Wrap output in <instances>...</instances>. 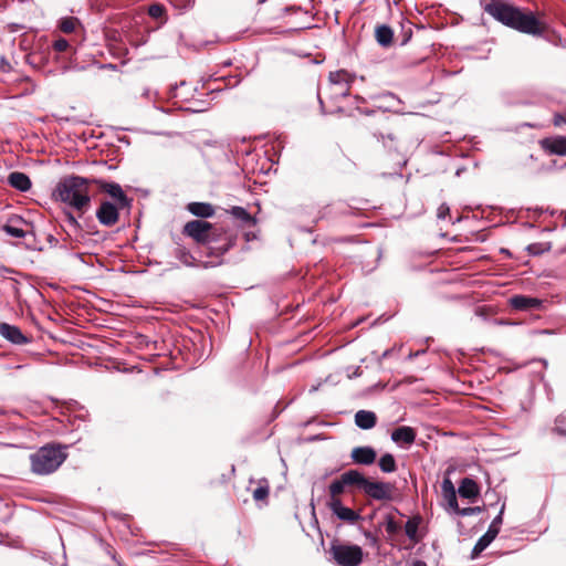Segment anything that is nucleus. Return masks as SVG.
Masks as SVG:
<instances>
[{"label": "nucleus", "mask_w": 566, "mask_h": 566, "mask_svg": "<svg viewBox=\"0 0 566 566\" xmlns=\"http://www.w3.org/2000/svg\"><path fill=\"white\" fill-rule=\"evenodd\" d=\"M410 36H411V31H409L408 36H406V39L401 42V44L402 45L406 44V42L410 39Z\"/></svg>", "instance_id": "bf43d9fd"}, {"label": "nucleus", "mask_w": 566, "mask_h": 566, "mask_svg": "<svg viewBox=\"0 0 566 566\" xmlns=\"http://www.w3.org/2000/svg\"><path fill=\"white\" fill-rule=\"evenodd\" d=\"M64 216H65V223H66L64 231L66 232V235L69 238H73V237L77 238V235L82 231V226L80 224V222L77 221V219L74 217L73 213L65 212Z\"/></svg>", "instance_id": "4be33fe9"}, {"label": "nucleus", "mask_w": 566, "mask_h": 566, "mask_svg": "<svg viewBox=\"0 0 566 566\" xmlns=\"http://www.w3.org/2000/svg\"><path fill=\"white\" fill-rule=\"evenodd\" d=\"M270 493V486L266 479L260 481L259 486L253 491L252 496L256 502H266Z\"/></svg>", "instance_id": "cd10ccee"}, {"label": "nucleus", "mask_w": 566, "mask_h": 566, "mask_svg": "<svg viewBox=\"0 0 566 566\" xmlns=\"http://www.w3.org/2000/svg\"><path fill=\"white\" fill-rule=\"evenodd\" d=\"M349 86L350 85L345 86L344 91L339 92V95L343 97L348 96L349 95Z\"/></svg>", "instance_id": "864d4df0"}, {"label": "nucleus", "mask_w": 566, "mask_h": 566, "mask_svg": "<svg viewBox=\"0 0 566 566\" xmlns=\"http://www.w3.org/2000/svg\"><path fill=\"white\" fill-rule=\"evenodd\" d=\"M562 417H558L555 421L554 431L558 433L559 436H566V429H564L562 426Z\"/></svg>", "instance_id": "c03bdc74"}, {"label": "nucleus", "mask_w": 566, "mask_h": 566, "mask_svg": "<svg viewBox=\"0 0 566 566\" xmlns=\"http://www.w3.org/2000/svg\"><path fill=\"white\" fill-rule=\"evenodd\" d=\"M319 386H321V384H318L317 386H313V387L310 389V391H311V392L316 391V390L318 389V387H319Z\"/></svg>", "instance_id": "052dcab7"}, {"label": "nucleus", "mask_w": 566, "mask_h": 566, "mask_svg": "<svg viewBox=\"0 0 566 566\" xmlns=\"http://www.w3.org/2000/svg\"><path fill=\"white\" fill-rule=\"evenodd\" d=\"M8 184L21 192L28 191L32 186L30 177L27 174L20 171H13L9 174Z\"/></svg>", "instance_id": "a211bd4d"}, {"label": "nucleus", "mask_w": 566, "mask_h": 566, "mask_svg": "<svg viewBox=\"0 0 566 566\" xmlns=\"http://www.w3.org/2000/svg\"><path fill=\"white\" fill-rule=\"evenodd\" d=\"M464 171V168H458L455 171V176H461V174Z\"/></svg>", "instance_id": "13d9d810"}, {"label": "nucleus", "mask_w": 566, "mask_h": 566, "mask_svg": "<svg viewBox=\"0 0 566 566\" xmlns=\"http://www.w3.org/2000/svg\"><path fill=\"white\" fill-rule=\"evenodd\" d=\"M355 99H356L357 102H365V99H364L363 97H360V96H355Z\"/></svg>", "instance_id": "680f3d73"}, {"label": "nucleus", "mask_w": 566, "mask_h": 566, "mask_svg": "<svg viewBox=\"0 0 566 566\" xmlns=\"http://www.w3.org/2000/svg\"><path fill=\"white\" fill-rule=\"evenodd\" d=\"M11 69H12V66H11L10 62L7 60V57L1 56L0 57V70L2 72L8 73L11 71Z\"/></svg>", "instance_id": "37998d69"}, {"label": "nucleus", "mask_w": 566, "mask_h": 566, "mask_svg": "<svg viewBox=\"0 0 566 566\" xmlns=\"http://www.w3.org/2000/svg\"><path fill=\"white\" fill-rule=\"evenodd\" d=\"M421 521H422L421 516L417 515V516L409 518L405 525L406 535L408 536V538L410 541H412L415 543L419 542L418 528H419Z\"/></svg>", "instance_id": "5701e85b"}, {"label": "nucleus", "mask_w": 566, "mask_h": 566, "mask_svg": "<svg viewBox=\"0 0 566 566\" xmlns=\"http://www.w3.org/2000/svg\"><path fill=\"white\" fill-rule=\"evenodd\" d=\"M450 214V208L447 203H442L440 205V207L438 208V213H437V217L439 219H446L447 216Z\"/></svg>", "instance_id": "a19ab883"}, {"label": "nucleus", "mask_w": 566, "mask_h": 566, "mask_svg": "<svg viewBox=\"0 0 566 566\" xmlns=\"http://www.w3.org/2000/svg\"><path fill=\"white\" fill-rule=\"evenodd\" d=\"M541 333H543V334H548V333H551V332H549V331H547V329H544V331H542Z\"/></svg>", "instance_id": "69168bd1"}, {"label": "nucleus", "mask_w": 566, "mask_h": 566, "mask_svg": "<svg viewBox=\"0 0 566 566\" xmlns=\"http://www.w3.org/2000/svg\"><path fill=\"white\" fill-rule=\"evenodd\" d=\"M374 136L377 138L378 142H381L385 147L391 148V145H389L386 140V139H388L390 142L395 140V136L391 133H389L387 135H384L382 133H375Z\"/></svg>", "instance_id": "4c0bfd02"}, {"label": "nucleus", "mask_w": 566, "mask_h": 566, "mask_svg": "<svg viewBox=\"0 0 566 566\" xmlns=\"http://www.w3.org/2000/svg\"><path fill=\"white\" fill-rule=\"evenodd\" d=\"M484 11L501 24L535 38L544 36L547 25L537 13L527 8L514 6L505 0H490Z\"/></svg>", "instance_id": "f257e3e1"}, {"label": "nucleus", "mask_w": 566, "mask_h": 566, "mask_svg": "<svg viewBox=\"0 0 566 566\" xmlns=\"http://www.w3.org/2000/svg\"><path fill=\"white\" fill-rule=\"evenodd\" d=\"M552 244L549 242L532 243L527 247V252L532 255H541L546 251H549Z\"/></svg>", "instance_id": "c85d7f7f"}, {"label": "nucleus", "mask_w": 566, "mask_h": 566, "mask_svg": "<svg viewBox=\"0 0 566 566\" xmlns=\"http://www.w3.org/2000/svg\"><path fill=\"white\" fill-rule=\"evenodd\" d=\"M375 39L380 46L388 48L392 43L394 31L387 24H379L375 29Z\"/></svg>", "instance_id": "412c9836"}, {"label": "nucleus", "mask_w": 566, "mask_h": 566, "mask_svg": "<svg viewBox=\"0 0 566 566\" xmlns=\"http://www.w3.org/2000/svg\"><path fill=\"white\" fill-rule=\"evenodd\" d=\"M484 549H486L485 546H481L479 542L475 543L473 549H472V553H471V557L472 558H476Z\"/></svg>", "instance_id": "a18cd8bd"}, {"label": "nucleus", "mask_w": 566, "mask_h": 566, "mask_svg": "<svg viewBox=\"0 0 566 566\" xmlns=\"http://www.w3.org/2000/svg\"><path fill=\"white\" fill-rule=\"evenodd\" d=\"M22 224H27V222L21 217H14L2 227V230L10 237L25 238L29 232L22 228Z\"/></svg>", "instance_id": "f3484780"}, {"label": "nucleus", "mask_w": 566, "mask_h": 566, "mask_svg": "<svg viewBox=\"0 0 566 566\" xmlns=\"http://www.w3.org/2000/svg\"><path fill=\"white\" fill-rule=\"evenodd\" d=\"M331 554L338 566H359L363 562V549L354 544L333 543Z\"/></svg>", "instance_id": "39448f33"}, {"label": "nucleus", "mask_w": 566, "mask_h": 566, "mask_svg": "<svg viewBox=\"0 0 566 566\" xmlns=\"http://www.w3.org/2000/svg\"><path fill=\"white\" fill-rule=\"evenodd\" d=\"M182 233L201 245H207V256H222L234 244L235 237L205 220H191L184 226Z\"/></svg>", "instance_id": "f03ea898"}, {"label": "nucleus", "mask_w": 566, "mask_h": 566, "mask_svg": "<svg viewBox=\"0 0 566 566\" xmlns=\"http://www.w3.org/2000/svg\"><path fill=\"white\" fill-rule=\"evenodd\" d=\"M46 239L51 247H56L59 244V240L52 234H49Z\"/></svg>", "instance_id": "8fccbe9b"}, {"label": "nucleus", "mask_w": 566, "mask_h": 566, "mask_svg": "<svg viewBox=\"0 0 566 566\" xmlns=\"http://www.w3.org/2000/svg\"><path fill=\"white\" fill-rule=\"evenodd\" d=\"M553 123L555 126H560L563 124H566V112L564 114H555Z\"/></svg>", "instance_id": "79ce46f5"}, {"label": "nucleus", "mask_w": 566, "mask_h": 566, "mask_svg": "<svg viewBox=\"0 0 566 566\" xmlns=\"http://www.w3.org/2000/svg\"><path fill=\"white\" fill-rule=\"evenodd\" d=\"M423 353H424V350H417V352H415V353H410V354H409V356H408V358H409V359H413V358L418 357L419 355H421V354H423Z\"/></svg>", "instance_id": "603ef678"}, {"label": "nucleus", "mask_w": 566, "mask_h": 566, "mask_svg": "<svg viewBox=\"0 0 566 566\" xmlns=\"http://www.w3.org/2000/svg\"><path fill=\"white\" fill-rule=\"evenodd\" d=\"M357 111L360 113V114H364V115H371L375 113V111L373 109H367V108H360V107H357Z\"/></svg>", "instance_id": "3c124183"}, {"label": "nucleus", "mask_w": 566, "mask_h": 566, "mask_svg": "<svg viewBox=\"0 0 566 566\" xmlns=\"http://www.w3.org/2000/svg\"><path fill=\"white\" fill-rule=\"evenodd\" d=\"M355 76L349 74L345 70H339L336 72L329 73V82L334 85H350L354 81Z\"/></svg>", "instance_id": "393cba45"}, {"label": "nucleus", "mask_w": 566, "mask_h": 566, "mask_svg": "<svg viewBox=\"0 0 566 566\" xmlns=\"http://www.w3.org/2000/svg\"><path fill=\"white\" fill-rule=\"evenodd\" d=\"M174 255L186 266L198 265L196 258L185 247L178 245L174 251Z\"/></svg>", "instance_id": "b1692460"}, {"label": "nucleus", "mask_w": 566, "mask_h": 566, "mask_svg": "<svg viewBox=\"0 0 566 566\" xmlns=\"http://www.w3.org/2000/svg\"><path fill=\"white\" fill-rule=\"evenodd\" d=\"M317 98H318V102H319V105H321V111H322V113H324V103H323L319 94H317Z\"/></svg>", "instance_id": "4d7b16f0"}, {"label": "nucleus", "mask_w": 566, "mask_h": 566, "mask_svg": "<svg viewBox=\"0 0 566 566\" xmlns=\"http://www.w3.org/2000/svg\"><path fill=\"white\" fill-rule=\"evenodd\" d=\"M377 417L374 411L359 410L355 415V423L363 430H369L376 426Z\"/></svg>", "instance_id": "6ab92c4d"}, {"label": "nucleus", "mask_w": 566, "mask_h": 566, "mask_svg": "<svg viewBox=\"0 0 566 566\" xmlns=\"http://www.w3.org/2000/svg\"><path fill=\"white\" fill-rule=\"evenodd\" d=\"M78 23V20L73 17L63 18L60 21V29L64 33H71L75 30L76 24Z\"/></svg>", "instance_id": "c756f323"}, {"label": "nucleus", "mask_w": 566, "mask_h": 566, "mask_svg": "<svg viewBox=\"0 0 566 566\" xmlns=\"http://www.w3.org/2000/svg\"><path fill=\"white\" fill-rule=\"evenodd\" d=\"M247 241H250V234L247 233Z\"/></svg>", "instance_id": "774afa93"}, {"label": "nucleus", "mask_w": 566, "mask_h": 566, "mask_svg": "<svg viewBox=\"0 0 566 566\" xmlns=\"http://www.w3.org/2000/svg\"><path fill=\"white\" fill-rule=\"evenodd\" d=\"M119 209L118 205L104 200L96 210V218L101 224L113 227L118 221Z\"/></svg>", "instance_id": "1a4fd4ad"}, {"label": "nucleus", "mask_w": 566, "mask_h": 566, "mask_svg": "<svg viewBox=\"0 0 566 566\" xmlns=\"http://www.w3.org/2000/svg\"><path fill=\"white\" fill-rule=\"evenodd\" d=\"M378 465L384 473H392L397 470L396 459L391 453H385L380 457Z\"/></svg>", "instance_id": "bb28decb"}, {"label": "nucleus", "mask_w": 566, "mask_h": 566, "mask_svg": "<svg viewBox=\"0 0 566 566\" xmlns=\"http://www.w3.org/2000/svg\"><path fill=\"white\" fill-rule=\"evenodd\" d=\"M346 375L349 379L359 377L361 375V369L359 366H348L346 368Z\"/></svg>", "instance_id": "ea45409f"}, {"label": "nucleus", "mask_w": 566, "mask_h": 566, "mask_svg": "<svg viewBox=\"0 0 566 566\" xmlns=\"http://www.w3.org/2000/svg\"><path fill=\"white\" fill-rule=\"evenodd\" d=\"M417 437V432L409 426H400L391 431V440L401 447L411 446Z\"/></svg>", "instance_id": "4468645a"}, {"label": "nucleus", "mask_w": 566, "mask_h": 566, "mask_svg": "<svg viewBox=\"0 0 566 566\" xmlns=\"http://www.w3.org/2000/svg\"><path fill=\"white\" fill-rule=\"evenodd\" d=\"M70 46L69 41L66 39L60 38L54 41L53 48L57 52H64Z\"/></svg>", "instance_id": "58836bf2"}, {"label": "nucleus", "mask_w": 566, "mask_h": 566, "mask_svg": "<svg viewBox=\"0 0 566 566\" xmlns=\"http://www.w3.org/2000/svg\"><path fill=\"white\" fill-rule=\"evenodd\" d=\"M509 303L517 311L541 310L543 307V301L541 298L523 294L513 295Z\"/></svg>", "instance_id": "f8f14e48"}, {"label": "nucleus", "mask_w": 566, "mask_h": 566, "mask_svg": "<svg viewBox=\"0 0 566 566\" xmlns=\"http://www.w3.org/2000/svg\"><path fill=\"white\" fill-rule=\"evenodd\" d=\"M458 493L461 497L468 499L473 502L480 494V486L472 478H463L460 481Z\"/></svg>", "instance_id": "dca6fc26"}, {"label": "nucleus", "mask_w": 566, "mask_h": 566, "mask_svg": "<svg viewBox=\"0 0 566 566\" xmlns=\"http://www.w3.org/2000/svg\"><path fill=\"white\" fill-rule=\"evenodd\" d=\"M187 210L199 218L207 219L214 214V208L208 202H190L187 206Z\"/></svg>", "instance_id": "aec40b11"}, {"label": "nucleus", "mask_w": 566, "mask_h": 566, "mask_svg": "<svg viewBox=\"0 0 566 566\" xmlns=\"http://www.w3.org/2000/svg\"><path fill=\"white\" fill-rule=\"evenodd\" d=\"M222 264V261H219V262H209V261H206V262H201L200 265L205 269H208V268H214L217 265H220Z\"/></svg>", "instance_id": "09e8293b"}, {"label": "nucleus", "mask_w": 566, "mask_h": 566, "mask_svg": "<svg viewBox=\"0 0 566 566\" xmlns=\"http://www.w3.org/2000/svg\"><path fill=\"white\" fill-rule=\"evenodd\" d=\"M328 509L340 521L348 524H355L361 518L360 514L343 504L342 500H333L327 502Z\"/></svg>", "instance_id": "9d476101"}, {"label": "nucleus", "mask_w": 566, "mask_h": 566, "mask_svg": "<svg viewBox=\"0 0 566 566\" xmlns=\"http://www.w3.org/2000/svg\"><path fill=\"white\" fill-rule=\"evenodd\" d=\"M446 502L448 503V506L450 510H452L455 514L460 510L458 500H457V492H453V494H446L443 495Z\"/></svg>", "instance_id": "f704fd0d"}, {"label": "nucleus", "mask_w": 566, "mask_h": 566, "mask_svg": "<svg viewBox=\"0 0 566 566\" xmlns=\"http://www.w3.org/2000/svg\"><path fill=\"white\" fill-rule=\"evenodd\" d=\"M499 535L497 530H493V527H489L488 531L478 539L481 546H485L486 548Z\"/></svg>", "instance_id": "7c9ffc66"}, {"label": "nucleus", "mask_w": 566, "mask_h": 566, "mask_svg": "<svg viewBox=\"0 0 566 566\" xmlns=\"http://www.w3.org/2000/svg\"><path fill=\"white\" fill-rule=\"evenodd\" d=\"M230 213L233 218L241 221L243 226H254V218L243 208L234 206L230 209Z\"/></svg>", "instance_id": "a878e982"}, {"label": "nucleus", "mask_w": 566, "mask_h": 566, "mask_svg": "<svg viewBox=\"0 0 566 566\" xmlns=\"http://www.w3.org/2000/svg\"><path fill=\"white\" fill-rule=\"evenodd\" d=\"M505 511V503L502 504L499 514L493 518L492 523L489 527H493V530H497L500 533L501 525L503 523V514Z\"/></svg>", "instance_id": "c9c22d12"}, {"label": "nucleus", "mask_w": 566, "mask_h": 566, "mask_svg": "<svg viewBox=\"0 0 566 566\" xmlns=\"http://www.w3.org/2000/svg\"><path fill=\"white\" fill-rule=\"evenodd\" d=\"M346 486H355L359 489V471L348 470L344 472L338 479L332 481L328 486V501L340 500L339 495L345 492Z\"/></svg>", "instance_id": "0eeeda50"}, {"label": "nucleus", "mask_w": 566, "mask_h": 566, "mask_svg": "<svg viewBox=\"0 0 566 566\" xmlns=\"http://www.w3.org/2000/svg\"><path fill=\"white\" fill-rule=\"evenodd\" d=\"M560 216H563V217H564V219H565V224H564V226H566V211H562V212H560Z\"/></svg>", "instance_id": "e2e57ef3"}, {"label": "nucleus", "mask_w": 566, "mask_h": 566, "mask_svg": "<svg viewBox=\"0 0 566 566\" xmlns=\"http://www.w3.org/2000/svg\"><path fill=\"white\" fill-rule=\"evenodd\" d=\"M484 511V506H469V507H463L458 511V515L460 516H470V515H475V514H480L481 512Z\"/></svg>", "instance_id": "72a5a7b5"}, {"label": "nucleus", "mask_w": 566, "mask_h": 566, "mask_svg": "<svg viewBox=\"0 0 566 566\" xmlns=\"http://www.w3.org/2000/svg\"><path fill=\"white\" fill-rule=\"evenodd\" d=\"M442 494H453V492H457L452 481L449 478L443 479L441 484Z\"/></svg>", "instance_id": "e433bc0d"}, {"label": "nucleus", "mask_w": 566, "mask_h": 566, "mask_svg": "<svg viewBox=\"0 0 566 566\" xmlns=\"http://www.w3.org/2000/svg\"><path fill=\"white\" fill-rule=\"evenodd\" d=\"M165 13V7L159 3H153L148 8V14L154 19H159Z\"/></svg>", "instance_id": "473e14b6"}, {"label": "nucleus", "mask_w": 566, "mask_h": 566, "mask_svg": "<svg viewBox=\"0 0 566 566\" xmlns=\"http://www.w3.org/2000/svg\"><path fill=\"white\" fill-rule=\"evenodd\" d=\"M350 458L354 463L360 465H370L377 459V452L373 447H356L350 452Z\"/></svg>", "instance_id": "ddd939ff"}, {"label": "nucleus", "mask_w": 566, "mask_h": 566, "mask_svg": "<svg viewBox=\"0 0 566 566\" xmlns=\"http://www.w3.org/2000/svg\"><path fill=\"white\" fill-rule=\"evenodd\" d=\"M98 188L106 192L122 209H129L133 203V199L127 197L119 184L113 181H106L102 179H92Z\"/></svg>", "instance_id": "6e6552de"}, {"label": "nucleus", "mask_w": 566, "mask_h": 566, "mask_svg": "<svg viewBox=\"0 0 566 566\" xmlns=\"http://www.w3.org/2000/svg\"><path fill=\"white\" fill-rule=\"evenodd\" d=\"M391 353H392V349H386V350L382 353V355H381L380 359H385V358L389 357Z\"/></svg>", "instance_id": "5fc2aeb1"}, {"label": "nucleus", "mask_w": 566, "mask_h": 566, "mask_svg": "<svg viewBox=\"0 0 566 566\" xmlns=\"http://www.w3.org/2000/svg\"><path fill=\"white\" fill-rule=\"evenodd\" d=\"M206 144H207L208 146H211V145H213L214 143L208 142V143H206Z\"/></svg>", "instance_id": "338daca9"}, {"label": "nucleus", "mask_w": 566, "mask_h": 566, "mask_svg": "<svg viewBox=\"0 0 566 566\" xmlns=\"http://www.w3.org/2000/svg\"><path fill=\"white\" fill-rule=\"evenodd\" d=\"M67 446L59 443H46L31 453L30 464L31 471L38 475H48L55 472L66 460Z\"/></svg>", "instance_id": "20e7f679"}, {"label": "nucleus", "mask_w": 566, "mask_h": 566, "mask_svg": "<svg viewBox=\"0 0 566 566\" xmlns=\"http://www.w3.org/2000/svg\"><path fill=\"white\" fill-rule=\"evenodd\" d=\"M542 148L551 155H566V137L556 136L548 137L541 140Z\"/></svg>", "instance_id": "2eb2a0df"}, {"label": "nucleus", "mask_w": 566, "mask_h": 566, "mask_svg": "<svg viewBox=\"0 0 566 566\" xmlns=\"http://www.w3.org/2000/svg\"><path fill=\"white\" fill-rule=\"evenodd\" d=\"M312 513H313V516L315 517V507H314V504L312 503Z\"/></svg>", "instance_id": "0e129e2a"}, {"label": "nucleus", "mask_w": 566, "mask_h": 566, "mask_svg": "<svg viewBox=\"0 0 566 566\" xmlns=\"http://www.w3.org/2000/svg\"><path fill=\"white\" fill-rule=\"evenodd\" d=\"M384 524L386 527V532L389 535L397 534L400 531L399 524L395 521V518L390 514L386 515Z\"/></svg>", "instance_id": "2f4dec72"}, {"label": "nucleus", "mask_w": 566, "mask_h": 566, "mask_svg": "<svg viewBox=\"0 0 566 566\" xmlns=\"http://www.w3.org/2000/svg\"><path fill=\"white\" fill-rule=\"evenodd\" d=\"M185 84H186V82H185V81H181L179 85H178V84H175L174 86H171V96H172V97H178V96H179V95H178V88H179V86H182V85H185Z\"/></svg>", "instance_id": "de8ad7c7"}, {"label": "nucleus", "mask_w": 566, "mask_h": 566, "mask_svg": "<svg viewBox=\"0 0 566 566\" xmlns=\"http://www.w3.org/2000/svg\"><path fill=\"white\" fill-rule=\"evenodd\" d=\"M0 335L13 345L31 343V339L27 337L18 326L4 322L0 323Z\"/></svg>", "instance_id": "9b49d317"}, {"label": "nucleus", "mask_w": 566, "mask_h": 566, "mask_svg": "<svg viewBox=\"0 0 566 566\" xmlns=\"http://www.w3.org/2000/svg\"><path fill=\"white\" fill-rule=\"evenodd\" d=\"M92 180L80 176H71L59 182L56 192L61 201L70 205L80 212L85 213L91 205L87 185Z\"/></svg>", "instance_id": "7ed1b4c3"}, {"label": "nucleus", "mask_w": 566, "mask_h": 566, "mask_svg": "<svg viewBox=\"0 0 566 566\" xmlns=\"http://www.w3.org/2000/svg\"><path fill=\"white\" fill-rule=\"evenodd\" d=\"M395 486L389 482L373 481L359 472V489L368 497L376 501L392 500V491Z\"/></svg>", "instance_id": "423d86ee"}, {"label": "nucleus", "mask_w": 566, "mask_h": 566, "mask_svg": "<svg viewBox=\"0 0 566 566\" xmlns=\"http://www.w3.org/2000/svg\"><path fill=\"white\" fill-rule=\"evenodd\" d=\"M412 566H427V564L426 562L418 559L412 563Z\"/></svg>", "instance_id": "6e6d98bb"}, {"label": "nucleus", "mask_w": 566, "mask_h": 566, "mask_svg": "<svg viewBox=\"0 0 566 566\" xmlns=\"http://www.w3.org/2000/svg\"><path fill=\"white\" fill-rule=\"evenodd\" d=\"M365 537L368 539L371 546H378V538L370 532H365Z\"/></svg>", "instance_id": "49530a36"}]
</instances>
